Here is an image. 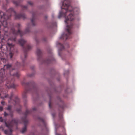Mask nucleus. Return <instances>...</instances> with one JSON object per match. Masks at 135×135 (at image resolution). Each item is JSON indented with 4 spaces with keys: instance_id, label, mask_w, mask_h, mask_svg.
I'll return each instance as SVG.
<instances>
[{
    "instance_id": "obj_1",
    "label": "nucleus",
    "mask_w": 135,
    "mask_h": 135,
    "mask_svg": "<svg viewBox=\"0 0 135 135\" xmlns=\"http://www.w3.org/2000/svg\"><path fill=\"white\" fill-rule=\"evenodd\" d=\"M16 27L18 29V31H16L13 28H11V31L12 33V36L8 39L7 45L1 44V46H0V48L1 49L2 51V50L5 51H10V52L8 56H9L10 58L11 59L13 55L14 52V45L13 44V42L17 43L23 47L24 51V58L26 59L27 56V52L29 50L31 49V47L29 45H27L26 47H24V45L26 43V41L21 38L19 39L18 41H17L16 40V36L18 35H19L21 37H22L25 33L29 32L30 28H27L25 32H23L20 30L21 27L20 24L18 23Z\"/></svg>"
},
{
    "instance_id": "obj_2",
    "label": "nucleus",
    "mask_w": 135,
    "mask_h": 135,
    "mask_svg": "<svg viewBox=\"0 0 135 135\" xmlns=\"http://www.w3.org/2000/svg\"><path fill=\"white\" fill-rule=\"evenodd\" d=\"M62 6L65 7L64 8L62 7V9H64L66 11L65 13L62 11L60 12L58 18H60L62 16L65 17V22L68 24V22H70V24L69 25L68 24L67 25L66 31L67 33L66 34H63L61 37V38L67 40L69 38V36L71 34V29L72 28L73 24L71 21L74 19V12L76 11L78 12L79 9L78 8L73 9L70 5V1L69 0H65L62 3Z\"/></svg>"
},
{
    "instance_id": "obj_3",
    "label": "nucleus",
    "mask_w": 135,
    "mask_h": 135,
    "mask_svg": "<svg viewBox=\"0 0 135 135\" xmlns=\"http://www.w3.org/2000/svg\"><path fill=\"white\" fill-rule=\"evenodd\" d=\"M0 121L4 122L6 126L8 128H11L14 126H17L18 123H20L18 119H13L10 122H6L2 117H0Z\"/></svg>"
},
{
    "instance_id": "obj_4",
    "label": "nucleus",
    "mask_w": 135,
    "mask_h": 135,
    "mask_svg": "<svg viewBox=\"0 0 135 135\" xmlns=\"http://www.w3.org/2000/svg\"><path fill=\"white\" fill-rule=\"evenodd\" d=\"M36 53L38 56V60L39 61H42V63H45L49 64L52 63V61L55 60L54 58L53 57H52L50 58V59L44 61L42 57V52L39 49H37Z\"/></svg>"
},
{
    "instance_id": "obj_5",
    "label": "nucleus",
    "mask_w": 135,
    "mask_h": 135,
    "mask_svg": "<svg viewBox=\"0 0 135 135\" xmlns=\"http://www.w3.org/2000/svg\"><path fill=\"white\" fill-rule=\"evenodd\" d=\"M31 111L28 109H26V112L24 113V114L25 117L22 118V120L23 122L24 126L21 131V132L22 133H24L27 130V126L28 124V120L26 118V117L29 114L31 113Z\"/></svg>"
},
{
    "instance_id": "obj_6",
    "label": "nucleus",
    "mask_w": 135,
    "mask_h": 135,
    "mask_svg": "<svg viewBox=\"0 0 135 135\" xmlns=\"http://www.w3.org/2000/svg\"><path fill=\"white\" fill-rule=\"evenodd\" d=\"M2 50L3 51V52L0 51V59L3 62H5L7 61V59H6V57L4 56V55H6V56H7L6 54V51H7V52L8 51L9 52L8 53L9 54L10 51H5L4 50ZM8 56L9 55L7 56V57H10V56Z\"/></svg>"
},
{
    "instance_id": "obj_7",
    "label": "nucleus",
    "mask_w": 135,
    "mask_h": 135,
    "mask_svg": "<svg viewBox=\"0 0 135 135\" xmlns=\"http://www.w3.org/2000/svg\"><path fill=\"white\" fill-rule=\"evenodd\" d=\"M14 102L15 103V105H18L19 107V108L17 109V111L18 113H20L21 111V107L19 104L20 100L17 97H15Z\"/></svg>"
},
{
    "instance_id": "obj_8",
    "label": "nucleus",
    "mask_w": 135,
    "mask_h": 135,
    "mask_svg": "<svg viewBox=\"0 0 135 135\" xmlns=\"http://www.w3.org/2000/svg\"><path fill=\"white\" fill-rule=\"evenodd\" d=\"M22 84L23 86H25L26 87H33V89H35V84L33 82L26 83L23 82L22 83Z\"/></svg>"
},
{
    "instance_id": "obj_9",
    "label": "nucleus",
    "mask_w": 135,
    "mask_h": 135,
    "mask_svg": "<svg viewBox=\"0 0 135 135\" xmlns=\"http://www.w3.org/2000/svg\"><path fill=\"white\" fill-rule=\"evenodd\" d=\"M36 13L35 12H32V18L31 20V22L32 25L34 26L35 25V15Z\"/></svg>"
},
{
    "instance_id": "obj_10",
    "label": "nucleus",
    "mask_w": 135,
    "mask_h": 135,
    "mask_svg": "<svg viewBox=\"0 0 135 135\" xmlns=\"http://www.w3.org/2000/svg\"><path fill=\"white\" fill-rule=\"evenodd\" d=\"M9 130H5L4 131V133L6 135H12V130L11 128H9Z\"/></svg>"
},
{
    "instance_id": "obj_11",
    "label": "nucleus",
    "mask_w": 135,
    "mask_h": 135,
    "mask_svg": "<svg viewBox=\"0 0 135 135\" xmlns=\"http://www.w3.org/2000/svg\"><path fill=\"white\" fill-rule=\"evenodd\" d=\"M38 119L39 121L41 122L43 125L45 127L46 126V124L45 122V120L42 118H41L40 117L38 118Z\"/></svg>"
},
{
    "instance_id": "obj_12",
    "label": "nucleus",
    "mask_w": 135,
    "mask_h": 135,
    "mask_svg": "<svg viewBox=\"0 0 135 135\" xmlns=\"http://www.w3.org/2000/svg\"><path fill=\"white\" fill-rule=\"evenodd\" d=\"M11 108L12 106L11 105H8L7 108V109L10 112L9 114V115L11 117H12L13 116V113L11 112Z\"/></svg>"
},
{
    "instance_id": "obj_13",
    "label": "nucleus",
    "mask_w": 135,
    "mask_h": 135,
    "mask_svg": "<svg viewBox=\"0 0 135 135\" xmlns=\"http://www.w3.org/2000/svg\"><path fill=\"white\" fill-rule=\"evenodd\" d=\"M28 91L26 88L25 90L22 94V97L24 98H26L27 96V93Z\"/></svg>"
},
{
    "instance_id": "obj_14",
    "label": "nucleus",
    "mask_w": 135,
    "mask_h": 135,
    "mask_svg": "<svg viewBox=\"0 0 135 135\" xmlns=\"http://www.w3.org/2000/svg\"><path fill=\"white\" fill-rule=\"evenodd\" d=\"M12 2L16 6H18L20 4V2L15 1L14 0H13Z\"/></svg>"
},
{
    "instance_id": "obj_15",
    "label": "nucleus",
    "mask_w": 135,
    "mask_h": 135,
    "mask_svg": "<svg viewBox=\"0 0 135 135\" xmlns=\"http://www.w3.org/2000/svg\"><path fill=\"white\" fill-rule=\"evenodd\" d=\"M58 44L60 45V48L59 50V51L62 50L64 49V46L62 45L59 42L58 43Z\"/></svg>"
},
{
    "instance_id": "obj_16",
    "label": "nucleus",
    "mask_w": 135,
    "mask_h": 135,
    "mask_svg": "<svg viewBox=\"0 0 135 135\" xmlns=\"http://www.w3.org/2000/svg\"><path fill=\"white\" fill-rule=\"evenodd\" d=\"M21 7L23 9H26L27 8V7L26 6H21Z\"/></svg>"
},
{
    "instance_id": "obj_17",
    "label": "nucleus",
    "mask_w": 135,
    "mask_h": 135,
    "mask_svg": "<svg viewBox=\"0 0 135 135\" xmlns=\"http://www.w3.org/2000/svg\"><path fill=\"white\" fill-rule=\"evenodd\" d=\"M9 114L7 113H6V112H4V116L5 117H6Z\"/></svg>"
},
{
    "instance_id": "obj_18",
    "label": "nucleus",
    "mask_w": 135,
    "mask_h": 135,
    "mask_svg": "<svg viewBox=\"0 0 135 135\" xmlns=\"http://www.w3.org/2000/svg\"><path fill=\"white\" fill-rule=\"evenodd\" d=\"M28 4L30 5H32L33 4V3L31 1H29L28 2Z\"/></svg>"
},
{
    "instance_id": "obj_19",
    "label": "nucleus",
    "mask_w": 135,
    "mask_h": 135,
    "mask_svg": "<svg viewBox=\"0 0 135 135\" xmlns=\"http://www.w3.org/2000/svg\"><path fill=\"white\" fill-rule=\"evenodd\" d=\"M49 107L50 108H51V101L50 100V101L49 103Z\"/></svg>"
},
{
    "instance_id": "obj_20",
    "label": "nucleus",
    "mask_w": 135,
    "mask_h": 135,
    "mask_svg": "<svg viewBox=\"0 0 135 135\" xmlns=\"http://www.w3.org/2000/svg\"><path fill=\"white\" fill-rule=\"evenodd\" d=\"M16 65L17 66H19L20 65V64L19 62H17L16 64Z\"/></svg>"
},
{
    "instance_id": "obj_21",
    "label": "nucleus",
    "mask_w": 135,
    "mask_h": 135,
    "mask_svg": "<svg viewBox=\"0 0 135 135\" xmlns=\"http://www.w3.org/2000/svg\"><path fill=\"white\" fill-rule=\"evenodd\" d=\"M3 107L0 106V112L2 111L3 110Z\"/></svg>"
},
{
    "instance_id": "obj_22",
    "label": "nucleus",
    "mask_w": 135,
    "mask_h": 135,
    "mask_svg": "<svg viewBox=\"0 0 135 135\" xmlns=\"http://www.w3.org/2000/svg\"><path fill=\"white\" fill-rule=\"evenodd\" d=\"M1 104H2V105H4V102L3 101H2L1 102Z\"/></svg>"
},
{
    "instance_id": "obj_23",
    "label": "nucleus",
    "mask_w": 135,
    "mask_h": 135,
    "mask_svg": "<svg viewBox=\"0 0 135 135\" xmlns=\"http://www.w3.org/2000/svg\"><path fill=\"white\" fill-rule=\"evenodd\" d=\"M32 110L33 111H35L36 110V107H34L32 108Z\"/></svg>"
},
{
    "instance_id": "obj_24",
    "label": "nucleus",
    "mask_w": 135,
    "mask_h": 135,
    "mask_svg": "<svg viewBox=\"0 0 135 135\" xmlns=\"http://www.w3.org/2000/svg\"><path fill=\"white\" fill-rule=\"evenodd\" d=\"M46 40V38H44L43 39V40L45 41Z\"/></svg>"
},
{
    "instance_id": "obj_25",
    "label": "nucleus",
    "mask_w": 135,
    "mask_h": 135,
    "mask_svg": "<svg viewBox=\"0 0 135 135\" xmlns=\"http://www.w3.org/2000/svg\"><path fill=\"white\" fill-rule=\"evenodd\" d=\"M55 114H52V116H53V117H54V116H55Z\"/></svg>"
},
{
    "instance_id": "obj_26",
    "label": "nucleus",
    "mask_w": 135,
    "mask_h": 135,
    "mask_svg": "<svg viewBox=\"0 0 135 135\" xmlns=\"http://www.w3.org/2000/svg\"><path fill=\"white\" fill-rule=\"evenodd\" d=\"M9 1V0H6V1L7 2H8V1Z\"/></svg>"
},
{
    "instance_id": "obj_27",
    "label": "nucleus",
    "mask_w": 135,
    "mask_h": 135,
    "mask_svg": "<svg viewBox=\"0 0 135 135\" xmlns=\"http://www.w3.org/2000/svg\"><path fill=\"white\" fill-rule=\"evenodd\" d=\"M32 75H30L29 76L30 77H31Z\"/></svg>"
},
{
    "instance_id": "obj_28",
    "label": "nucleus",
    "mask_w": 135,
    "mask_h": 135,
    "mask_svg": "<svg viewBox=\"0 0 135 135\" xmlns=\"http://www.w3.org/2000/svg\"><path fill=\"white\" fill-rule=\"evenodd\" d=\"M33 68H34V67H33L32 68V69H33Z\"/></svg>"
},
{
    "instance_id": "obj_29",
    "label": "nucleus",
    "mask_w": 135,
    "mask_h": 135,
    "mask_svg": "<svg viewBox=\"0 0 135 135\" xmlns=\"http://www.w3.org/2000/svg\"><path fill=\"white\" fill-rule=\"evenodd\" d=\"M4 129L3 128H2V129L3 130Z\"/></svg>"
}]
</instances>
